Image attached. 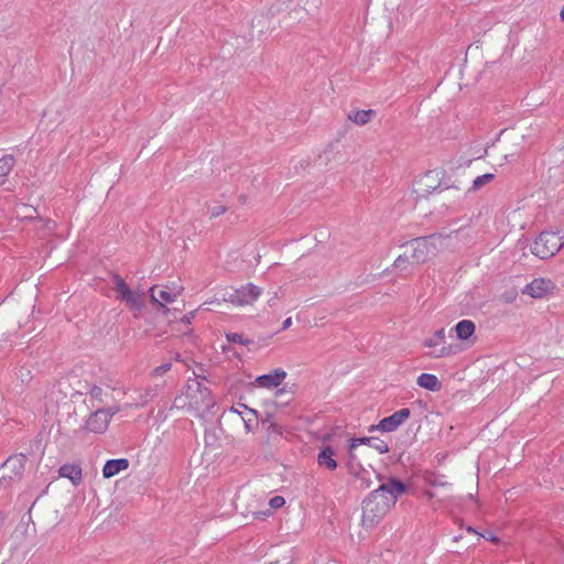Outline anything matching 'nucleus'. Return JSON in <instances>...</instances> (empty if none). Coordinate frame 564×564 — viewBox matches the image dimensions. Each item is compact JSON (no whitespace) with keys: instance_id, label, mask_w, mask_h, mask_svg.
<instances>
[{"instance_id":"79ce46f5","label":"nucleus","mask_w":564,"mask_h":564,"mask_svg":"<svg viewBox=\"0 0 564 564\" xmlns=\"http://www.w3.org/2000/svg\"><path fill=\"white\" fill-rule=\"evenodd\" d=\"M429 482H430L431 485H436V480H433V481H432V480H429Z\"/></svg>"},{"instance_id":"6e6552de","label":"nucleus","mask_w":564,"mask_h":564,"mask_svg":"<svg viewBox=\"0 0 564 564\" xmlns=\"http://www.w3.org/2000/svg\"><path fill=\"white\" fill-rule=\"evenodd\" d=\"M115 290L118 297L123 301L130 310L139 312L143 306L141 294L133 292L120 275L113 276Z\"/></svg>"},{"instance_id":"9d476101","label":"nucleus","mask_w":564,"mask_h":564,"mask_svg":"<svg viewBox=\"0 0 564 564\" xmlns=\"http://www.w3.org/2000/svg\"><path fill=\"white\" fill-rule=\"evenodd\" d=\"M411 415V410L409 408H402L395 411L393 414L386 416L379 421L376 425H370L368 431H381V432H393L398 430V427L403 424Z\"/></svg>"},{"instance_id":"bb28decb","label":"nucleus","mask_w":564,"mask_h":564,"mask_svg":"<svg viewBox=\"0 0 564 564\" xmlns=\"http://www.w3.org/2000/svg\"><path fill=\"white\" fill-rule=\"evenodd\" d=\"M444 340H445V329L441 328L434 333L432 338L424 340V346L425 347H435L438 344L443 343Z\"/></svg>"},{"instance_id":"58836bf2","label":"nucleus","mask_w":564,"mask_h":564,"mask_svg":"<svg viewBox=\"0 0 564 564\" xmlns=\"http://www.w3.org/2000/svg\"><path fill=\"white\" fill-rule=\"evenodd\" d=\"M466 531L469 532V533H473V534H476V535H479L480 533H478L473 527H467L466 528Z\"/></svg>"},{"instance_id":"a878e982","label":"nucleus","mask_w":564,"mask_h":564,"mask_svg":"<svg viewBox=\"0 0 564 564\" xmlns=\"http://www.w3.org/2000/svg\"><path fill=\"white\" fill-rule=\"evenodd\" d=\"M494 180H495V174H492V173H486L480 176H477L474 180L473 185L469 188V191L476 192V191L480 189L482 186L489 184Z\"/></svg>"},{"instance_id":"f3484780","label":"nucleus","mask_w":564,"mask_h":564,"mask_svg":"<svg viewBox=\"0 0 564 564\" xmlns=\"http://www.w3.org/2000/svg\"><path fill=\"white\" fill-rule=\"evenodd\" d=\"M58 474L69 479L75 486L79 485L83 478L82 468L77 464H65L59 467Z\"/></svg>"},{"instance_id":"473e14b6","label":"nucleus","mask_w":564,"mask_h":564,"mask_svg":"<svg viewBox=\"0 0 564 564\" xmlns=\"http://www.w3.org/2000/svg\"><path fill=\"white\" fill-rule=\"evenodd\" d=\"M262 290L261 288L253 285L252 283H249V301L250 300H257L259 295L261 294Z\"/></svg>"},{"instance_id":"2eb2a0df","label":"nucleus","mask_w":564,"mask_h":564,"mask_svg":"<svg viewBox=\"0 0 564 564\" xmlns=\"http://www.w3.org/2000/svg\"><path fill=\"white\" fill-rule=\"evenodd\" d=\"M358 445H368L376 449L380 454H386L389 452V445L383 440H379L376 437H355L351 438V447H357Z\"/></svg>"},{"instance_id":"4be33fe9","label":"nucleus","mask_w":564,"mask_h":564,"mask_svg":"<svg viewBox=\"0 0 564 564\" xmlns=\"http://www.w3.org/2000/svg\"><path fill=\"white\" fill-rule=\"evenodd\" d=\"M376 116V111L372 109L368 110H356L348 113V119L358 126L368 123Z\"/></svg>"},{"instance_id":"20e7f679","label":"nucleus","mask_w":564,"mask_h":564,"mask_svg":"<svg viewBox=\"0 0 564 564\" xmlns=\"http://www.w3.org/2000/svg\"><path fill=\"white\" fill-rule=\"evenodd\" d=\"M393 506L370 492L362 501V525L371 528L389 512Z\"/></svg>"},{"instance_id":"cd10ccee","label":"nucleus","mask_w":564,"mask_h":564,"mask_svg":"<svg viewBox=\"0 0 564 564\" xmlns=\"http://www.w3.org/2000/svg\"><path fill=\"white\" fill-rule=\"evenodd\" d=\"M411 262V257L409 254V252L405 250L403 254H400L394 263H393V267L395 269H399L401 271H404L408 269V264Z\"/></svg>"},{"instance_id":"0eeeda50","label":"nucleus","mask_w":564,"mask_h":564,"mask_svg":"<svg viewBox=\"0 0 564 564\" xmlns=\"http://www.w3.org/2000/svg\"><path fill=\"white\" fill-rule=\"evenodd\" d=\"M408 490L409 487L401 479L389 477L386 482H382L371 492H377L379 498L394 506L398 498L408 492Z\"/></svg>"},{"instance_id":"b1692460","label":"nucleus","mask_w":564,"mask_h":564,"mask_svg":"<svg viewBox=\"0 0 564 564\" xmlns=\"http://www.w3.org/2000/svg\"><path fill=\"white\" fill-rule=\"evenodd\" d=\"M285 503V499L282 496H274L269 500L270 508L265 511L253 512L254 519H262L263 517H269L272 512L271 509H279L283 507Z\"/></svg>"},{"instance_id":"37998d69","label":"nucleus","mask_w":564,"mask_h":564,"mask_svg":"<svg viewBox=\"0 0 564 564\" xmlns=\"http://www.w3.org/2000/svg\"><path fill=\"white\" fill-rule=\"evenodd\" d=\"M459 539H460V535L459 536H455L454 541H458Z\"/></svg>"},{"instance_id":"2f4dec72","label":"nucleus","mask_w":564,"mask_h":564,"mask_svg":"<svg viewBox=\"0 0 564 564\" xmlns=\"http://www.w3.org/2000/svg\"><path fill=\"white\" fill-rule=\"evenodd\" d=\"M518 296L516 290L506 291L502 293L501 299L505 303H512Z\"/></svg>"},{"instance_id":"f257e3e1","label":"nucleus","mask_w":564,"mask_h":564,"mask_svg":"<svg viewBox=\"0 0 564 564\" xmlns=\"http://www.w3.org/2000/svg\"><path fill=\"white\" fill-rule=\"evenodd\" d=\"M174 405L203 416L215 405V401L209 389L194 378L187 380L185 389L175 398Z\"/></svg>"},{"instance_id":"72a5a7b5","label":"nucleus","mask_w":564,"mask_h":564,"mask_svg":"<svg viewBox=\"0 0 564 564\" xmlns=\"http://www.w3.org/2000/svg\"><path fill=\"white\" fill-rule=\"evenodd\" d=\"M195 318V311H192L187 314H185L182 318H181V324H183L184 326H186L187 328L189 327V325L192 324V321Z\"/></svg>"},{"instance_id":"1a4fd4ad","label":"nucleus","mask_w":564,"mask_h":564,"mask_svg":"<svg viewBox=\"0 0 564 564\" xmlns=\"http://www.w3.org/2000/svg\"><path fill=\"white\" fill-rule=\"evenodd\" d=\"M438 195L443 207L452 212L459 210L465 198V193L459 186L448 183L438 192Z\"/></svg>"},{"instance_id":"393cba45","label":"nucleus","mask_w":564,"mask_h":564,"mask_svg":"<svg viewBox=\"0 0 564 564\" xmlns=\"http://www.w3.org/2000/svg\"><path fill=\"white\" fill-rule=\"evenodd\" d=\"M14 164L12 155H3L0 158V185L6 182L8 174L11 172Z\"/></svg>"},{"instance_id":"7c9ffc66","label":"nucleus","mask_w":564,"mask_h":564,"mask_svg":"<svg viewBox=\"0 0 564 564\" xmlns=\"http://www.w3.org/2000/svg\"><path fill=\"white\" fill-rule=\"evenodd\" d=\"M243 409H247V405L242 402H238L236 405L231 406L228 415L237 414L240 417L241 422L245 423L246 421L242 416Z\"/></svg>"},{"instance_id":"f704fd0d","label":"nucleus","mask_w":564,"mask_h":564,"mask_svg":"<svg viewBox=\"0 0 564 564\" xmlns=\"http://www.w3.org/2000/svg\"><path fill=\"white\" fill-rule=\"evenodd\" d=\"M171 369V364H164L160 367H156L154 370H153V373L155 376H161L165 372H167L169 370Z\"/></svg>"},{"instance_id":"6ab92c4d","label":"nucleus","mask_w":564,"mask_h":564,"mask_svg":"<svg viewBox=\"0 0 564 564\" xmlns=\"http://www.w3.org/2000/svg\"><path fill=\"white\" fill-rule=\"evenodd\" d=\"M475 329H476V325L470 319H463V321L458 322L454 327L456 337L460 340L469 339L474 335Z\"/></svg>"},{"instance_id":"9b49d317","label":"nucleus","mask_w":564,"mask_h":564,"mask_svg":"<svg viewBox=\"0 0 564 564\" xmlns=\"http://www.w3.org/2000/svg\"><path fill=\"white\" fill-rule=\"evenodd\" d=\"M555 289L556 285L552 280L545 278H536L524 286L522 293L533 299H542L547 294L553 293Z\"/></svg>"},{"instance_id":"c756f323","label":"nucleus","mask_w":564,"mask_h":564,"mask_svg":"<svg viewBox=\"0 0 564 564\" xmlns=\"http://www.w3.org/2000/svg\"><path fill=\"white\" fill-rule=\"evenodd\" d=\"M453 354H455V351L453 350L452 346H443L441 349L430 352L429 356L432 358H443Z\"/></svg>"},{"instance_id":"4468645a","label":"nucleus","mask_w":564,"mask_h":564,"mask_svg":"<svg viewBox=\"0 0 564 564\" xmlns=\"http://www.w3.org/2000/svg\"><path fill=\"white\" fill-rule=\"evenodd\" d=\"M286 378V371L282 368L274 369L270 373L258 376L254 384L260 388L273 389L278 388Z\"/></svg>"},{"instance_id":"5701e85b","label":"nucleus","mask_w":564,"mask_h":564,"mask_svg":"<svg viewBox=\"0 0 564 564\" xmlns=\"http://www.w3.org/2000/svg\"><path fill=\"white\" fill-rule=\"evenodd\" d=\"M356 447H351V443L349 444V447H348V460L346 463V467H347V470L348 473L351 475V476H359V474L361 471H365V468L362 467V465L358 462L357 459V456L356 454L354 453V449Z\"/></svg>"},{"instance_id":"c85d7f7f","label":"nucleus","mask_w":564,"mask_h":564,"mask_svg":"<svg viewBox=\"0 0 564 564\" xmlns=\"http://www.w3.org/2000/svg\"><path fill=\"white\" fill-rule=\"evenodd\" d=\"M354 477L359 482L358 488L361 490H366V489L370 488L372 485V481H371L370 477L368 476V473L366 469H365V471H361L359 474V476H354Z\"/></svg>"},{"instance_id":"7ed1b4c3","label":"nucleus","mask_w":564,"mask_h":564,"mask_svg":"<svg viewBox=\"0 0 564 564\" xmlns=\"http://www.w3.org/2000/svg\"><path fill=\"white\" fill-rule=\"evenodd\" d=\"M564 247V234L544 230L533 241L531 252L539 259L546 260L554 257Z\"/></svg>"},{"instance_id":"a211bd4d","label":"nucleus","mask_w":564,"mask_h":564,"mask_svg":"<svg viewBox=\"0 0 564 564\" xmlns=\"http://www.w3.org/2000/svg\"><path fill=\"white\" fill-rule=\"evenodd\" d=\"M335 451L332 446H324L317 455V464L328 470H335L338 466L334 459Z\"/></svg>"},{"instance_id":"39448f33","label":"nucleus","mask_w":564,"mask_h":564,"mask_svg":"<svg viewBox=\"0 0 564 564\" xmlns=\"http://www.w3.org/2000/svg\"><path fill=\"white\" fill-rule=\"evenodd\" d=\"M446 171L442 167L430 170L421 175L414 184V192L417 196L425 197L434 192L442 191V188L448 183L445 180Z\"/></svg>"},{"instance_id":"ea45409f","label":"nucleus","mask_w":564,"mask_h":564,"mask_svg":"<svg viewBox=\"0 0 564 564\" xmlns=\"http://www.w3.org/2000/svg\"><path fill=\"white\" fill-rule=\"evenodd\" d=\"M560 18H561V20L564 22V6H563V7H562V9H561Z\"/></svg>"},{"instance_id":"e433bc0d","label":"nucleus","mask_w":564,"mask_h":564,"mask_svg":"<svg viewBox=\"0 0 564 564\" xmlns=\"http://www.w3.org/2000/svg\"><path fill=\"white\" fill-rule=\"evenodd\" d=\"M291 325H292V318L288 317L286 319L283 321L282 327L276 333L288 329Z\"/></svg>"},{"instance_id":"c9c22d12","label":"nucleus","mask_w":564,"mask_h":564,"mask_svg":"<svg viewBox=\"0 0 564 564\" xmlns=\"http://www.w3.org/2000/svg\"><path fill=\"white\" fill-rule=\"evenodd\" d=\"M227 339L230 341H239L242 343V335L240 334H228Z\"/></svg>"},{"instance_id":"a19ab883","label":"nucleus","mask_w":564,"mask_h":564,"mask_svg":"<svg viewBox=\"0 0 564 564\" xmlns=\"http://www.w3.org/2000/svg\"><path fill=\"white\" fill-rule=\"evenodd\" d=\"M248 412L253 414V415H256V416L258 415V412L256 410L251 409V408L248 409Z\"/></svg>"},{"instance_id":"ddd939ff","label":"nucleus","mask_w":564,"mask_h":564,"mask_svg":"<svg viewBox=\"0 0 564 564\" xmlns=\"http://www.w3.org/2000/svg\"><path fill=\"white\" fill-rule=\"evenodd\" d=\"M113 413L108 410H97L87 419L86 429L89 432L102 433L108 427Z\"/></svg>"},{"instance_id":"412c9836","label":"nucleus","mask_w":564,"mask_h":564,"mask_svg":"<svg viewBox=\"0 0 564 564\" xmlns=\"http://www.w3.org/2000/svg\"><path fill=\"white\" fill-rule=\"evenodd\" d=\"M15 218L21 221L29 224L39 215L37 210L29 205L21 204L15 207Z\"/></svg>"},{"instance_id":"4c0bfd02","label":"nucleus","mask_w":564,"mask_h":564,"mask_svg":"<svg viewBox=\"0 0 564 564\" xmlns=\"http://www.w3.org/2000/svg\"><path fill=\"white\" fill-rule=\"evenodd\" d=\"M479 535H480V536H482V538H486V539H487V540H489V541L498 542V538H497V536H495V535H492V534H490V535H488V536H486V535H484V534H479Z\"/></svg>"},{"instance_id":"f03ea898","label":"nucleus","mask_w":564,"mask_h":564,"mask_svg":"<svg viewBox=\"0 0 564 564\" xmlns=\"http://www.w3.org/2000/svg\"><path fill=\"white\" fill-rule=\"evenodd\" d=\"M183 288L182 286H171V285H153L150 289L151 300L154 304L158 305V308L162 310V313L165 316H169L171 313V308L169 305L177 303L178 306H174L173 311L182 312L185 307V303L183 300L178 299L182 296Z\"/></svg>"},{"instance_id":"f8f14e48","label":"nucleus","mask_w":564,"mask_h":564,"mask_svg":"<svg viewBox=\"0 0 564 564\" xmlns=\"http://www.w3.org/2000/svg\"><path fill=\"white\" fill-rule=\"evenodd\" d=\"M30 230L39 238L45 239L55 235L57 223L51 218H44L37 215L30 223Z\"/></svg>"},{"instance_id":"423d86ee","label":"nucleus","mask_w":564,"mask_h":564,"mask_svg":"<svg viewBox=\"0 0 564 564\" xmlns=\"http://www.w3.org/2000/svg\"><path fill=\"white\" fill-rule=\"evenodd\" d=\"M433 236L419 237L404 245L405 250L411 257V263H424L436 254L437 248L433 243Z\"/></svg>"},{"instance_id":"dca6fc26","label":"nucleus","mask_w":564,"mask_h":564,"mask_svg":"<svg viewBox=\"0 0 564 564\" xmlns=\"http://www.w3.org/2000/svg\"><path fill=\"white\" fill-rule=\"evenodd\" d=\"M129 467V460L126 458L110 459L107 460L102 468V475L105 478H111L118 475L120 471L126 470Z\"/></svg>"},{"instance_id":"aec40b11","label":"nucleus","mask_w":564,"mask_h":564,"mask_svg":"<svg viewBox=\"0 0 564 564\" xmlns=\"http://www.w3.org/2000/svg\"><path fill=\"white\" fill-rule=\"evenodd\" d=\"M416 382L421 388H424L432 392H437L442 388V383L438 380V378L432 373H421L417 377Z\"/></svg>"}]
</instances>
